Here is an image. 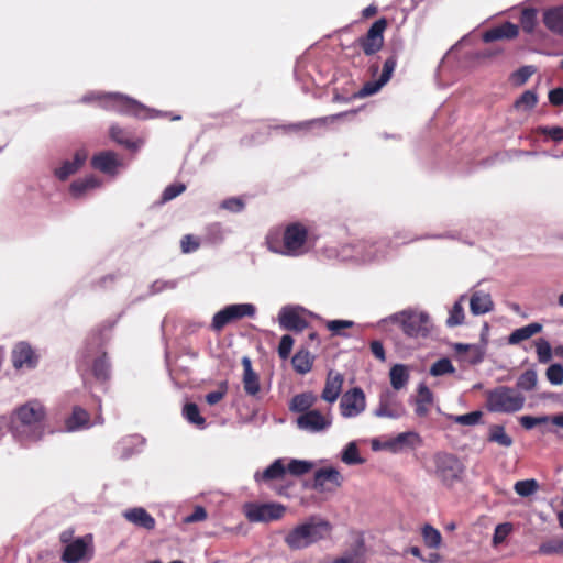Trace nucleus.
<instances>
[{"label":"nucleus","mask_w":563,"mask_h":563,"mask_svg":"<svg viewBox=\"0 0 563 563\" xmlns=\"http://www.w3.org/2000/svg\"><path fill=\"white\" fill-rule=\"evenodd\" d=\"M466 299V295H461L460 298L454 302L449 311V317L445 321L449 328L461 325L464 322L465 313L463 303Z\"/></svg>","instance_id":"473e14b6"},{"label":"nucleus","mask_w":563,"mask_h":563,"mask_svg":"<svg viewBox=\"0 0 563 563\" xmlns=\"http://www.w3.org/2000/svg\"><path fill=\"white\" fill-rule=\"evenodd\" d=\"M342 383L343 379L340 374L332 376L330 373L322 391V398L328 402L335 401L341 393Z\"/></svg>","instance_id":"2f4dec72"},{"label":"nucleus","mask_w":563,"mask_h":563,"mask_svg":"<svg viewBox=\"0 0 563 563\" xmlns=\"http://www.w3.org/2000/svg\"><path fill=\"white\" fill-rule=\"evenodd\" d=\"M494 302L489 294L475 291L470 299V310L474 316H481L493 311Z\"/></svg>","instance_id":"5701e85b"},{"label":"nucleus","mask_w":563,"mask_h":563,"mask_svg":"<svg viewBox=\"0 0 563 563\" xmlns=\"http://www.w3.org/2000/svg\"><path fill=\"white\" fill-rule=\"evenodd\" d=\"M92 556V537L87 534L65 545L60 560L64 563H88Z\"/></svg>","instance_id":"9d476101"},{"label":"nucleus","mask_w":563,"mask_h":563,"mask_svg":"<svg viewBox=\"0 0 563 563\" xmlns=\"http://www.w3.org/2000/svg\"><path fill=\"white\" fill-rule=\"evenodd\" d=\"M418 440L419 435L416 432H402L389 439H373L372 449L374 451L385 450L391 453H399L406 449L413 448Z\"/></svg>","instance_id":"9b49d317"},{"label":"nucleus","mask_w":563,"mask_h":563,"mask_svg":"<svg viewBox=\"0 0 563 563\" xmlns=\"http://www.w3.org/2000/svg\"><path fill=\"white\" fill-rule=\"evenodd\" d=\"M279 324L283 329L288 331L300 332L308 325L307 320L291 307H285L279 312Z\"/></svg>","instance_id":"f3484780"},{"label":"nucleus","mask_w":563,"mask_h":563,"mask_svg":"<svg viewBox=\"0 0 563 563\" xmlns=\"http://www.w3.org/2000/svg\"><path fill=\"white\" fill-rule=\"evenodd\" d=\"M396 65L397 59L395 56L387 58L384 63L383 71L379 78L377 80L366 82L364 87L357 92V96L363 98L378 92L382 87H384L391 78Z\"/></svg>","instance_id":"4468645a"},{"label":"nucleus","mask_w":563,"mask_h":563,"mask_svg":"<svg viewBox=\"0 0 563 563\" xmlns=\"http://www.w3.org/2000/svg\"><path fill=\"white\" fill-rule=\"evenodd\" d=\"M539 483L533 478L518 481L514 485V490L520 497H530L533 494H536L539 490Z\"/></svg>","instance_id":"4c0bfd02"},{"label":"nucleus","mask_w":563,"mask_h":563,"mask_svg":"<svg viewBox=\"0 0 563 563\" xmlns=\"http://www.w3.org/2000/svg\"><path fill=\"white\" fill-rule=\"evenodd\" d=\"M519 33V29L511 22H505L499 26L493 27L483 34V41L485 43L494 42L497 40H510L515 38Z\"/></svg>","instance_id":"4be33fe9"},{"label":"nucleus","mask_w":563,"mask_h":563,"mask_svg":"<svg viewBox=\"0 0 563 563\" xmlns=\"http://www.w3.org/2000/svg\"><path fill=\"white\" fill-rule=\"evenodd\" d=\"M366 407L365 395L361 388L354 387V415L364 411Z\"/></svg>","instance_id":"680f3d73"},{"label":"nucleus","mask_w":563,"mask_h":563,"mask_svg":"<svg viewBox=\"0 0 563 563\" xmlns=\"http://www.w3.org/2000/svg\"><path fill=\"white\" fill-rule=\"evenodd\" d=\"M525 401L523 395L507 386H498L486 394V407L492 412H517L523 408Z\"/></svg>","instance_id":"20e7f679"},{"label":"nucleus","mask_w":563,"mask_h":563,"mask_svg":"<svg viewBox=\"0 0 563 563\" xmlns=\"http://www.w3.org/2000/svg\"><path fill=\"white\" fill-rule=\"evenodd\" d=\"M92 374L96 379L106 382L110 376V364L107 360V354L103 352L102 355L95 360L92 364Z\"/></svg>","instance_id":"e433bc0d"},{"label":"nucleus","mask_w":563,"mask_h":563,"mask_svg":"<svg viewBox=\"0 0 563 563\" xmlns=\"http://www.w3.org/2000/svg\"><path fill=\"white\" fill-rule=\"evenodd\" d=\"M366 552L367 549L365 547L364 538L357 537L356 539H354V563L363 562Z\"/></svg>","instance_id":"6e6d98bb"},{"label":"nucleus","mask_w":563,"mask_h":563,"mask_svg":"<svg viewBox=\"0 0 563 563\" xmlns=\"http://www.w3.org/2000/svg\"><path fill=\"white\" fill-rule=\"evenodd\" d=\"M186 190V186L181 183L168 185L162 194V202H167L178 197Z\"/></svg>","instance_id":"8fccbe9b"},{"label":"nucleus","mask_w":563,"mask_h":563,"mask_svg":"<svg viewBox=\"0 0 563 563\" xmlns=\"http://www.w3.org/2000/svg\"><path fill=\"white\" fill-rule=\"evenodd\" d=\"M181 251L190 253L199 247V242L190 234L184 235L180 242Z\"/></svg>","instance_id":"e2e57ef3"},{"label":"nucleus","mask_w":563,"mask_h":563,"mask_svg":"<svg viewBox=\"0 0 563 563\" xmlns=\"http://www.w3.org/2000/svg\"><path fill=\"white\" fill-rule=\"evenodd\" d=\"M106 328H100L97 330H93L90 333L89 336V343L90 344H97V345H103V343L107 341V338L104 335Z\"/></svg>","instance_id":"774afa93"},{"label":"nucleus","mask_w":563,"mask_h":563,"mask_svg":"<svg viewBox=\"0 0 563 563\" xmlns=\"http://www.w3.org/2000/svg\"><path fill=\"white\" fill-rule=\"evenodd\" d=\"M82 101H98L100 106L107 109L117 110L142 119L147 117V109L143 104L119 93H91L85 96Z\"/></svg>","instance_id":"423d86ee"},{"label":"nucleus","mask_w":563,"mask_h":563,"mask_svg":"<svg viewBox=\"0 0 563 563\" xmlns=\"http://www.w3.org/2000/svg\"><path fill=\"white\" fill-rule=\"evenodd\" d=\"M331 532V525L321 518L310 517L307 521L292 528L284 541L291 550H301L327 538Z\"/></svg>","instance_id":"7ed1b4c3"},{"label":"nucleus","mask_w":563,"mask_h":563,"mask_svg":"<svg viewBox=\"0 0 563 563\" xmlns=\"http://www.w3.org/2000/svg\"><path fill=\"white\" fill-rule=\"evenodd\" d=\"M225 394H227V383H223L220 386L219 390H214V391H211L206 395V401L208 405L213 406V405L218 404L219 401H221L224 398Z\"/></svg>","instance_id":"052dcab7"},{"label":"nucleus","mask_w":563,"mask_h":563,"mask_svg":"<svg viewBox=\"0 0 563 563\" xmlns=\"http://www.w3.org/2000/svg\"><path fill=\"white\" fill-rule=\"evenodd\" d=\"M547 378L552 385L563 383V367L560 364H552L547 369Z\"/></svg>","instance_id":"3c124183"},{"label":"nucleus","mask_w":563,"mask_h":563,"mask_svg":"<svg viewBox=\"0 0 563 563\" xmlns=\"http://www.w3.org/2000/svg\"><path fill=\"white\" fill-rule=\"evenodd\" d=\"M481 418L482 413L479 411H473L454 417V421L462 426H475L479 422Z\"/></svg>","instance_id":"864d4df0"},{"label":"nucleus","mask_w":563,"mask_h":563,"mask_svg":"<svg viewBox=\"0 0 563 563\" xmlns=\"http://www.w3.org/2000/svg\"><path fill=\"white\" fill-rule=\"evenodd\" d=\"M313 363V357L306 350L298 351L292 360L291 364L294 369L299 374H306L311 371Z\"/></svg>","instance_id":"f704fd0d"},{"label":"nucleus","mask_w":563,"mask_h":563,"mask_svg":"<svg viewBox=\"0 0 563 563\" xmlns=\"http://www.w3.org/2000/svg\"><path fill=\"white\" fill-rule=\"evenodd\" d=\"M537 23V11L534 9H525L521 12L520 24L523 31L531 33Z\"/></svg>","instance_id":"37998d69"},{"label":"nucleus","mask_w":563,"mask_h":563,"mask_svg":"<svg viewBox=\"0 0 563 563\" xmlns=\"http://www.w3.org/2000/svg\"><path fill=\"white\" fill-rule=\"evenodd\" d=\"M99 185H100V181L96 177L88 176L82 179H77V180L73 181L69 186V191L73 197L79 198L87 190L97 188Z\"/></svg>","instance_id":"72a5a7b5"},{"label":"nucleus","mask_w":563,"mask_h":563,"mask_svg":"<svg viewBox=\"0 0 563 563\" xmlns=\"http://www.w3.org/2000/svg\"><path fill=\"white\" fill-rule=\"evenodd\" d=\"M385 322H397L408 336H426L430 330V317L427 312L420 310H402L382 320Z\"/></svg>","instance_id":"39448f33"},{"label":"nucleus","mask_w":563,"mask_h":563,"mask_svg":"<svg viewBox=\"0 0 563 563\" xmlns=\"http://www.w3.org/2000/svg\"><path fill=\"white\" fill-rule=\"evenodd\" d=\"M308 239V228L301 222H291L285 227L282 239L269 235L267 238V246L277 254L299 256L307 252L306 244Z\"/></svg>","instance_id":"f03ea898"},{"label":"nucleus","mask_w":563,"mask_h":563,"mask_svg":"<svg viewBox=\"0 0 563 563\" xmlns=\"http://www.w3.org/2000/svg\"><path fill=\"white\" fill-rule=\"evenodd\" d=\"M386 26L387 20L385 18L378 19L372 24L366 36L360 41L366 55L375 54L383 47Z\"/></svg>","instance_id":"ddd939ff"},{"label":"nucleus","mask_w":563,"mask_h":563,"mask_svg":"<svg viewBox=\"0 0 563 563\" xmlns=\"http://www.w3.org/2000/svg\"><path fill=\"white\" fill-rule=\"evenodd\" d=\"M548 420H549V418L547 416H541V417L522 416V417H520V423L527 430H530L538 424L545 423V422H548Z\"/></svg>","instance_id":"4d7b16f0"},{"label":"nucleus","mask_w":563,"mask_h":563,"mask_svg":"<svg viewBox=\"0 0 563 563\" xmlns=\"http://www.w3.org/2000/svg\"><path fill=\"white\" fill-rule=\"evenodd\" d=\"M539 553L544 555L563 554V540L552 539L539 547Z\"/></svg>","instance_id":"a18cd8bd"},{"label":"nucleus","mask_w":563,"mask_h":563,"mask_svg":"<svg viewBox=\"0 0 563 563\" xmlns=\"http://www.w3.org/2000/svg\"><path fill=\"white\" fill-rule=\"evenodd\" d=\"M390 385L395 390L404 389L409 382V368L404 364H395L389 372Z\"/></svg>","instance_id":"c85d7f7f"},{"label":"nucleus","mask_w":563,"mask_h":563,"mask_svg":"<svg viewBox=\"0 0 563 563\" xmlns=\"http://www.w3.org/2000/svg\"><path fill=\"white\" fill-rule=\"evenodd\" d=\"M511 531V525L500 523L495 528L493 541L495 544L501 543Z\"/></svg>","instance_id":"bf43d9fd"},{"label":"nucleus","mask_w":563,"mask_h":563,"mask_svg":"<svg viewBox=\"0 0 563 563\" xmlns=\"http://www.w3.org/2000/svg\"><path fill=\"white\" fill-rule=\"evenodd\" d=\"M342 475L333 467H323L314 473L313 488L325 492L334 490L342 484Z\"/></svg>","instance_id":"2eb2a0df"},{"label":"nucleus","mask_w":563,"mask_h":563,"mask_svg":"<svg viewBox=\"0 0 563 563\" xmlns=\"http://www.w3.org/2000/svg\"><path fill=\"white\" fill-rule=\"evenodd\" d=\"M542 331V324L538 322L529 323L522 328L516 329L508 336V343L511 345H516L521 341L528 340L534 334Z\"/></svg>","instance_id":"cd10ccee"},{"label":"nucleus","mask_w":563,"mask_h":563,"mask_svg":"<svg viewBox=\"0 0 563 563\" xmlns=\"http://www.w3.org/2000/svg\"><path fill=\"white\" fill-rule=\"evenodd\" d=\"M406 413V409L401 401L398 400L395 393L384 390L379 396V405L375 409L374 415L378 418L399 419Z\"/></svg>","instance_id":"f8f14e48"},{"label":"nucleus","mask_w":563,"mask_h":563,"mask_svg":"<svg viewBox=\"0 0 563 563\" xmlns=\"http://www.w3.org/2000/svg\"><path fill=\"white\" fill-rule=\"evenodd\" d=\"M490 441L496 442L505 448H509L512 444V439L505 432V429L500 426L494 427L490 432Z\"/></svg>","instance_id":"09e8293b"},{"label":"nucleus","mask_w":563,"mask_h":563,"mask_svg":"<svg viewBox=\"0 0 563 563\" xmlns=\"http://www.w3.org/2000/svg\"><path fill=\"white\" fill-rule=\"evenodd\" d=\"M432 402L433 394L424 384H420L418 387V396L416 398V413L419 417H426L429 413Z\"/></svg>","instance_id":"bb28decb"},{"label":"nucleus","mask_w":563,"mask_h":563,"mask_svg":"<svg viewBox=\"0 0 563 563\" xmlns=\"http://www.w3.org/2000/svg\"><path fill=\"white\" fill-rule=\"evenodd\" d=\"M241 364L243 366V388L246 395L256 396L261 390V383L258 374L253 369L250 357H242Z\"/></svg>","instance_id":"6ab92c4d"},{"label":"nucleus","mask_w":563,"mask_h":563,"mask_svg":"<svg viewBox=\"0 0 563 563\" xmlns=\"http://www.w3.org/2000/svg\"><path fill=\"white\" fill-rule=\"evenodd\" d=\"M12 363L15 368H33L37 364V356L30 344L20 342L12 351Z\"/></svg>","instance_id":"dca6fc26"},{"label":"nucleus","mask_w":563,"mask_h":563,"mask_svg":"<svg viewBox=\"0 0 563 563\" xmlns=\"http://www.w3.org/2000/svg\"><path fill=\"white\" fill-rule=\"evenodd\" d=\"M88 155L86 151L79 150L75 153L73 161H65L63 162L62 166L56 168L54 174L55 176L62 180L65 181L68 179L69 176L77 173L81 166L85 164Z\"/></svg>","instance_id":"aec40b11"},{"label":"nucleus","mask_w":563,"mask_h":563,"mask_svg":"<svg viewBox=\"0 0 563 563\" xmlns=\"http://www.w3.org/2000/svg\"><path fill=\"white\" fill-rule=\"evenodd\" d=\"M294 345V339L289 334L282 336L278 345V355L282 360H287L290 356Z\"/></svg>","instance_id":"603ef678"},{"label":"nucleus","mask_w":563,"mask_h":563,"mask_svg":"<svg viewBox=\"0 0 563 563\" xmlns=\"http://www.w3.org/2000/svg\"><path fill=\"white\" fill-rule=\"evenodd\" d=\"M110 137L118 144L123 145L128 148H131L134 145L130 139L129 133L118 125H112L110 128Z\"/></svg>","instance_id":"a19ab883"},{"label":"nucleus","mask_w":563,"mask_h":563,"mask_svg":"<svg viewBox=\"0 0 563 563\" xmlns=\"http://www.w3.org/2000/svg\"><path fill=\"white\" fill-rule=\"evenodd\" d=\"M312 468V463L300 460H291L286 470L295 476L307 474Z\"/></svg>","instance_id":"de8ad7c7"},{"label":"nucleus","mask_w":563,"mask_h":563,"mask_svg":"<svg viewBox=\"0 0 563 563\" xmlns=\"http://www.w3.org/2000/svg\"><path fill=\"white\" fill-rule=\"evenodd\" d=\"M120 165L118 155L111 151H104L93 155L91 158V166L104 174L113 175Z\"/></svg>","instance_id":"412c9836"},{"label":"nucleus","mask_w":563,"mask_h":563,"mask_svg":"<svg viewBox=\"0 0 563 563\" xmlns=\"http://www.w3.org/2000/svg\"><path fill=\"white\" fill-rule=\"evenodd\" d=\"M208 517L206 509L202 506H196L194 511L184 518L185 523H194L206 520Z\"/></svg>","instance_id":"13d9d810"},{"label":"nucleus","mask_w":563,"mask_h":563,"mask_svg":"<svg viewBox=\"0 0 563 563\" xmlns=\"http://www.w3.org/2000/svg\"><path fill=\"white\" fill-rule=\"evenodd\" d=\"M68 431H76L79 429L90 427V415L84 408L76 406L71 415L65 421Z\"/></svg>","instance_id":"a878e982"},{"label":"nucleus","mask_w":563,"mask_h":563,"mask_svg":"<svg viewBox=\"0 0 563 563\" xmlns=\"http://www.w3.org/2000/svg\"><path fill=\"white\" fill-rule=\"evenodd\" d=\"M124 518L133 525L144 528L146 530H153L155 528V519L141 507L132 508L123 514Z\"/></svg>","instance_id":"b1692460"},{"label":"nucleus","mask_w":563,"mask_h":563,"mask_svg":"<svg viewBox=\"0 0 563 563\" xmlns=\"http://www.w3.org/2000/svg\"><path fill=\"white\" fill-rule=\"evenodd\" d=\"M327 327L333 334H340L341 329L352 328V321L332 320L328 322Z\"/></svg>","instance_id":"69168bd1"},{"label":"nucleus","mask_w":563,"mask_h":563,"mask_svg":"<svg viewBox=\"0 0 563 563\" xmlns=\"http://www.w3.org/2000/svg\"><path fill=\"white\" fill-rule=\"evenodd\" d=\"M317 401V397L312 393H302L292 397L289 409L295 412L305 413L311 410Z\"/></svg>","instance_id":"7c9ffc66"},{"label":"nucleus","mask_w":563,"mask_h":563,"mask_svg":"<svg viewBox=\"0 0 563 563\" xmlns=\"http://www.w3.org/2000/svg\"><path fill=\"white\" fill-rule=\"evenodd\" d=\"M422 537L426 545L431 549H438L442 541L440 531L430 525L422 528Z\"/></svg>","instance_id":"58836bf2"},{"label":"nucleus","mask_w":563,"mask_h":563,"mask_svg":"<svg viewBox=\"0 0 563 563\" xmlns=\"http://www.w3.org/2000/svg\"><path fill=\"white\" fill-rule=\"evenodd\" d=\"M245 207L244 201L241 198L232 197L221 202V208L228 211L238 213L241 212Z\"/></svg>","instance_id":"5fc2aeb1"},{"label":"nucleus","mask_w":563,"mask_h":563,"mask_svg":"<svg viewBox=\"0 0 563 563\" xmlns=\"http://www.w3.org/2000/svg\"><path fill=\"white\" fill-rule=\"evenodd\" d=\"M538 98L536 92L531 90L525 91L515 102L517 109L530 110L537 104Z\"/></svg>","instance_id":"49530a36"},{"label":"nucleus","mask_w":563,"mask_h":563,"mask_svg":"<svg viewBox=\"0 0 563 563\" xmlns=\"http://www.w3.org/2000/svg\"><path fill=\"white\" fill-rule=\"evenodd\" d=\"M543 23L551 32L563 36V5L547 10L543 14Z\"/></svg>","instance_id":"393cba45"},{"label":"nucleus","mask_w":563,"mask_h":563,"mask_svg":"<svg viewBox=\"0 0 563 563\" xmlns=\"http://www.w3.org/2000/svg\"><path fill=\"white\" fill-rule=\"evenodd\" d=\"M536 350L538 355V361L540 363H548L552 358V349L550 343L545 339H538L536 341Z\"/></svg>","instance_id":"79ce46f5"},{"label":"nucleus","mask_w":563,"mask_h":563,"mask_svg":"<svg viewBox=\"0 0 563 563\" xmlns=\"http://www.w3.org/2000/svg\"><path fill=\"white\" fill-rule=\"evenodd\" d=\"M435 476L445 486H452L459 482L464 472L462 462L453 454L437 453L434 455Z\"/></svg>","instance_id":"0eeeda50"},{"label":"nucleus","mask_w":563,"mask_h":563,"mask_svg":"<svg viewBox=\"0 0 563 563\" xmlns=\"http://www.w3.org/2000/svg\"><path fill=\"white\" fill-rule=\"evenodd\" d=\"M537 382L538 376L536 371L528 369L518 377L517 387L521 390L530 391L536 387Z\"/></svg>","instance_id":"ea45409f"},{"label":"nucleus","mask_w":563,"mask_h":563,"mask_svg":"<svg viewBox=\"0 0 563 563\" xmlns=\"http://www.w3.org/2000/svg\"><path fill=\"white\" fill-rule=\"evenodd\" d=\"M454 366L452 365L451 361L446 357H443L439 361H437L430 368V374L432 376H441L444 374L453 373Z\"/></svg>","instance_id":"c03bdc74"},{"label":"nucleus","mask_w":563,"mask_h":563,"mask_svg":"<svg viewBox=\"0 0 563 563\" xmlns=\"http://www.w3.org/2000/svg\"><path fill=\"white\" fill-rule=\"evenodd\" d=\"M341 410H342L343 416H345V417L352 416L353 407H352V391L351 390H347L343 395L342 401H341Z\"/></svg>","instance_id":"338daca9"},{"label":"nucleus","mask_w":563,"mask_h":563,"mask_svg":"<svg viewBox=\"0 0 563 563\" xmlns=\"http://www.w3.org/2000/svg\"><path fill=\"white\" fill-rule=\"evenodd\" d=\"M287 470L280 459L274 461L262 474L256 473L255 479L257 482H269L273 479H282Z\"/></svg>","instance_id":"c756f323"},{"label":"nucleus","mask_w":563,"mask_h":563,"mask_svg":"<svg viewBox=\"0 0 563 563\" xmlns=\"http://www.w3.org/2000/svg\"><path fill=\"white\" fill-rule=\"evenodd\" d=\"M329 424L327 418L318 410L307 411L297 418L298 428L311 432H319Z\"/></svg>","instance_id":"a211bd4d"},{"label":"nucleus","mask_w":563,"mask_h":563,"mask_svg":"<svg viewBox=\"0 0 563 563\" xmlns=\"http://www.w3.org/2000/svg\"><path fill=\"white\" fill-rule=\"evenodd\" d=\"M255 312L256 308L252 303L229 305L213 316L211 328L219 332L233 321L240 320L244 317H254Z\"/></svg>","instance_id":"1a4fd4ad"},{"label":"nucleus","mask_w":563,"mask_h":563,"mask_svg":"<svg viewBox=\"0 0 563 563\" xmlns=\"http://www.w3.org/2000/svg\"><path fill=\"white\" fill-rule=\"evenodd\" d=\"M45 417L44 406L37 400H31L14 410L11 426L15 433L25 434L32 440H40L43 434Z\"/></svg>","instance_id":"f257e3e1"},{"label":"nucleus","mask_w":563,"mask_h":563,"mask_svg":"<svg viewBox=\"0 0 563 563\" xmlns=\"http://www.w3.org/2000/svg\"><path fill=\"white\" fill-rule=\"evenodd\" d=\"M542 134L549 135L553 141H563V128L560 126H542L539 129Z\"/></svg>","instance_id":"0e129e2a"},{"label":"nucleus","mask_w":563,"mask_h":563,"mask_svg":"<svg viewBox=\"0 0 563 563\" xmlns=\"http://www.w3.org/2000/svg\"><path fill=\"white\" fill-rule=\"evenodd\" d=\"M286 507L279 503H247L244 515L250 522H271L284 517Z\"/></svg>","instance_id":"6e6552de"},{"label":"nucleus","mask_w":563,"mask_h":563,"mask_svg":"<svg viewBox=\"0 0 563 563\" xmlns=\"http://www.w3.org/2000/svg\"><path fill=\"white\" fill-rule=\"evenodd\" d=\"M183 416L188 422L199 428L206 426V419L200 415V410L195 402H188L184 406Z\"/></svg>","instance_id":"c9c22d12"}]
</instances>
